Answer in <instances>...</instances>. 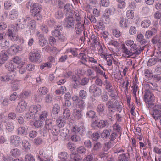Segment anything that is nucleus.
<instances>
[{
	"label": "nucleus",
	"instance_id": "28",
	"mask_svg": "<svg viewBox=\"0 0 161 161\" xmlns=\"http://www.w3.org/2000/svg\"><path fill=\"white\" fill-rule=\"evenodd\" d=\"M153 117L155 119H159L161 117V111L158 109H154L152 114Z\"/></svg>",
	"mask_w": 161,
	"mask_h": 161
},
{
	"label": "nucleus",
	"instance_id": "55",
	"mask_svg": "<svg viewBox=\"0 0 161 161\" xmlns=\"http://www.w3.org/2000/svg\"><path fill=\"white\" fill-rule=\"evenodd\" d=\"M155 56L156 57V59L158 61H161V50L158 48V51L154 53Z\"/></svg>",
	"mask_w": 161,
	"mask_h": 161
},
{
	"label": "nucleus",
	"instance_id": "37",
	"mask_svg": "<svg viewBox=\"0 0 161 161\" xmlns=\"http://www.w3.org/2000/svg\"><path fill=\"white\" fill-rule=\"evenodd\" d=\"M71 115L70 111L68 108H66L64 110L63 116V118L65 119H68Z\"/></svg>",
	"mask_w": 161,
	"mask_h": 161
},
{
	"label": "nucleus",
	"instance_id": "33",
	"mask_svg": "<svg viewBox=\"0 0 161 161\" xmlns=\"http://www.w3.org/2000/svg\"><path fill=\"white\" fill-rule=\"evenodd\" d=\"M48 116V112L46 111H43L39 114V119L43 122L46 119Z\"/></svg>",
	"mask_w": 161,
	"mask_h": 161
},
{
	"label": "nucleus",
	"instance_id": "21",
	"mask_svg": "<svg viewBox=\"0 0 161 161\" xmlns=\"http://www.w3.org/2000/svg\"><path fill=\"white\" fill-rule=\"evenodd\" d=\"M82 110L78 109L76 108L74 109L73 110V114L75 118L77 119H80L82 115L81 113Z\"/></svg>",
	"mask_w": 161,
	"mask_h": 161
},
{
	"label": "nucleus",
	"instance_id": "26",
	"mask_svg": "<svg viewBox=\"0 0 161 161\" xmlns=\"http://www.w3.org/2000/svg\"><path fill=\"white\" fill-rule=\"evenodd\" d=\"M94 124H97V126L99 128L104 127L108 125V122L106 120H101L98 123L95 121L93 122Z\"/></svg>",
	"mask_w": 161,
	"mask_h": 161
},
{
	"label": "nucleus",
	"instance_id": "56",
	"mask_svg": "<svg viewBox=\"0 0 161 161\" xmlns=\"http://www.w3.org/2000/svg\"><path fill=\"white\" fill-rule=\"evenodd\" d=\"M113 128L114 130L117 132H119L121 129L120 126L117 123L113 125Z\"/></svg>",
	"mask_w": 161,
	"mask_h": 161
},
{
	"label": "nucleus",
	"instance_id": "10",
	"mask_svg": "<svg viewBox=\"0 0 161 161\" xmlns=\"http://www.w3.org/2000/svg\"><path fill=\"white\" fill-rule=\"evenodd\" d=\"M130 50L132 51H134L133 53V55H138L140 53L142 49L140 47L137 46L136 44L133 43L130 47Z\"/></svg>",
	"mask_w": 161,
	"mask_h": 161
},
{
	"label": "nucleus",
	"instance_id": "62",
	"mask_svg": "<svg viewBox=\"0 0 161 161\" xmlns=\"http://www.w3.org/2000/svg\"><path fill=\"white\" fill-rule=\"evenodd\" d=\"M94 7V6L89 3V4L86 5L84 7V9L86 11L88 12H90L92 10L93 8Z\"/></svg>",
	"mask_w": 161,
	"mask_h": 161
},
{
	"label": "nucleus",
	"instance_id": "20",
	"mask_svg": "<svg viewBox=\"0 0 161 161\" xmlns=\"http://www.w3.org/2000/svg\"><path fill=\"white\" fill-rule=\"evenodd\" d=\"M52 122L51 119H48L46 120L45 124L44 127V130L43 132L46 133L47 131L51 130L52 128Z\"/></svg>",
	"mask_w": 161,
	"mask_h": 161
},
{
	"label": "nucleus",
	"instance_id": "29",
	"mask_svg": "<svg viewBox=\"0 0 161 161\" xmlns=\"http://www.w3.org/2000/svg\"><path fill=\"white\" fill-rule=\"evenodd\" d=\"M10 153L13 156L17 157L20 156L21 151L19 149L17 148H15L11 150Z\"/></svg>",
	"mask_w": 161,
	"mask_h": 161
},
{
	"label": "nucleus",
	"instance_id": "5",
	"mask_svg": "<svg viewBox=\"0 0 161 161\" xmlns=\"http://www.w3.org/2000/svg\"><path fill=\"white\" fill-rule=\"evenodd\" d=\"M41 55L38 51L29 53V58L30 61L33 62H37L39 61L41 58Z\"/></svg>",
	"mask_w": 161,
	"mask_h": 161
},
{
	"label": "nucleus",
	"instance_id": "7",
	"mask_svg": "<svg viewBox=\"0 0 161 161\" xmlns=\"http://www.w3.org/2000/svg\"><path fill=\"white\" fill-rule=\"evenodd\" d=\"M71 130L72 132L76 133H79L80 135H82L85 132V129L83 125L73 126L71 128Z\"/></svg>",
	"mask_w": 161,
	"mask_h": 161
},
{
	"label": "nucleus",
	"instance_id": "36",
	"mask_svg": "<svg viewBox=\"0 0 161 161\" xmlns=\"http://www.w3.org/2000/svg\"><path fill=\"white\" fill-rule=\"evenodd\" d=\"M6 128L8 132L12 131L14 128V126L13 123L8 122L6 123Z\"/></svg>",
	"mask_w": 161,
	"mask_h": 161
},
{
	"label": "nucleus",
	"instance_id": "34",
	"mask_svg": "<svg viewBox=\"0 0 161 161\" xmlns=\"http://www.w3.org/2000/svg\"><path fill=\"white\" fill-rule=\"evenodd\" d=\"M51 132L53 135L58 136L60 133L59 128L57 125H54L52 128Z\"/></svg>",
	"mask_w": 161,
	"mask_h": 161
},
{
	"label": "nucleus",
	"instance_id": "3",
	"mask_svg": "<svg viewBox=\"0 0 161 161\" xmlns=\"http://www.w3.org/2000/svg\"><path fill=\"white\" fill-rule=\"evenodd\" d=\"M9 141L11 145L16 147L19 146L21 142L20 137L14 135H12L10 137Z\"/></svg>",
	"mask_w": 161,
	"mask_h": 161
},
{
	"label": "nucleus",
	"instance_id": "61",
	"mask_svg": "<svg viewBox=\"0 0 161 161\" xmlns=\"http://www.w3.org/2000/svg\"><path fill=\"white\" fill-rule=\"evenodd\" d=\"M19 94L18 92H15L12 94L9 97V99L11 101H14L17 98Z\"/></svg>",
	"mask_w": 161,
	"mask_h": 161
},
{
	"label": "nucleus",
	"instance_id": "6",
	"mask_svg": "<svg viewBox=\"0 0 161 161\" xmlns=\"http://www.w3.org/2000/svg\"><path fill=\"white\" fill-rule=\"evenodd\" d=\"M27 106V103L24 101H22L18 103L16 108V111L19 113L23 112Z\"/></svg>",
	"mask_w": 161,
	"mask_h": 161
},
{
	"label": "nucleus",
	"instance_id": "22",
	"mask_svg": "<svg viewBox=\"0 0 161 161\" xmlns=\"http://www.w3.org/2000/svg\"><path fill=\"white\" fill-rule=\"evenodd\" d=\"M64 9L65 11L66 16L69 15H73V11L72 10V6L69 4H66L64 7Z\"/></svg>",
	"mask_w": 161,
	"mask_h": 161
},
{
	"label": "nucleus",
	"instance_id": "16",
	"mask_svg": "<svg viewBox=\"0 0 161 161\" xmlns=\"http://www.w3.org/2000/svg\"><path fill=\"white\" fill-rule=\"evenodd\" d=\"M122 51L123 53L125 55V57H130L133 55V53L130 50L128 49L125 45L123 44L122 45Z\"/></svg>",
	"mask_w": 161,
	"mask_h": 161
},
{
	"label": "nucleus",
	"instance_id": "59",
	"mask_svg": "<svg viewBox=\"0 0 161 161\" xmlns=\"http://www.w3.org/2000/svg\"><path fill=\"white\" fill-rule=\"evenodd\" d=\"M74 14L76 21H77V23L83 22V21L81 20V16L79 14L77 11L75 12Z\"/></svg>",
	"mask_w": 161,
	"mask_h": 161
},
{
	"label": "nucleus",
	"instance_id": "41",
	"mask_svg": "<svg viewBox=\"0 0 161 161\" xmlns=\"http://www.w3.org/2000/svg\"><path fill=\"white\" fill-rule=\"evenodd\" d=\"M151 22V21L149 19L145 20L142 22L141 26L145 28H147L150 25Z\"/></svg>",
	"mask_w": 161,
	"mask_h": 161
},
{
	"label": "nucleus",
	"instance_id": "52",
	"mask_svg": "<svg viewBox=\"0 0 161 161\" xmlns=\"http://www.w3.org/2000/svg\"><path fill=\"white\" fill-rule=\"evenodd\" d=\"M12 3L10 0H6L4 4V8L5 10H8L11 7Z\"/></svg>",
	"mask_w": 161,
	"mask_h": 161
},
{
	"label": "nucleus",
	"instance_id": "32",
	"mask_svg": "<svg viewBox=\"0 0 161 161\" xmlns=\"http://www.w3.org/2000/svg\"><path fill=\"white\" fill-rule=\"evenodd\" d=\"M77 108L83 109L85 106V104L84 100L79 99V100L75 103Z\"/></svg>",
	"mask_w": 161,
	"mask_h": 161
},
{
	"label": "nucleus",
	"instance_id": "58",
	"mask_svg": "<svg viewBox=\"0 0 161 161\" xmlns=\"http://www.w3.org/2000/svg\"><path fill=\"white\" fill-rule=\"evenodd\" d=\"M126 16L129 19H132L134 17V13L133 11L130 10H128L127 11Z\"/></svg>",
	"mask_w": 161,
	"mask_h": 161
},
{
	"label": "nucleus",
	"instance_id": "38",
	"mask_svg": "<svg viewBox=\"0 0 161 161\" xmlns=\"http://www.w3.org/2000/svg\"><path fill=\"white\" fill-rule=\"evenodd\" d=\"M58 157L60 159L66 161L68 158L67 153L65 152H61L58 154Z\"/></svg>",
	"mask_w": 161,
	"mask_h": 161
},
{
	"label": "nucleus",
	"instance_id": "43",
	"mask_svg": "<svg viewBox=\"0 0 161 161\" xmlns=\"http://www.w3.org/2000/svg\"><path fill=\"white\" fill-rule=\"evenodd\" d=\"M27 24L26 26L29 29L33 30L35 28L36 24L35 21L34 20H31L30 22L27 21Z\"/></svg>",
	"mask_w": 161,
	"mask_h": 161
},
{
	"label": "nucleus",
	"instance_id": "42",
	"mask_svg": "<svg viewBox=\"0 0 161 161\" xmlns=\"http://www.w3.org/2000/svg\"><path fill=\"white\" fill-rule=\"evenodd\" d=\"M87 57L88 58V61L89 63H91L92 64H93V65H95V64H96L97 63V58L95 57L94 58V57H92L90 55H87Z\"/></svg>",
	"mask_w": 161,
	"mask_h": 161
},
{
	"label": "nucleus",
	"instance_id": "19",
	"mask_svg": "<svg viewBox=\"0 0 161 161\" xmlns=\"http://www.w3.org/2000/svg\"><path fill=\"white\" fill-rule=\"evenodd\" d=\"M41 107L40 105H33L29 108V111L32 113L34 114L41 110Z\"/></svg>",
	"mask_w": 161,
	"mask_h": 161
},
{
	"label": "nucleus",
	"instance_id": "13",
	"mask_svg": "<svg viewBox=\"0 0 161 161\" xmlns=\"http://www.w3.org/2000/svg\"><path fill=\"white\" fill-rule=\"evenodd\" d=\"M22 47L14 44L11 45L10 48H8V50L10 52H11V53L14 54L17 53L19 51L22 50Z\"/></svg>",
	"mask_w": 161,
	"mask_h": 161
},
{
	"label": "nucleus",
	"instance_id": "8",
	"mask_svg": "<svg viewBox=\"0 0 161 161\" xmlns=\"http://www.w3.org/2000/svg\"><path fill=\"white\" fill-rule=\"evenodd\" d=\"M84 28L83 22L77 23L75 25V32L76 34L80 36Z\"/></svg>",
	"mask_w": 161,
	"mask_h": 161
},
{
	"label": "nucleus",
	"instance_id": "63",
	"mask_svg": "<svg viewBox=\"0 0 161 161\" xmlns=\"http://www.w3.org/2000/svg\"><path fill=\"white\" fill-rule=\"evenodd\" d=\"M112 33L113 35L116 37H119L121 35V33L117 29H113Z\"/></svg>",
	"mask_w": 161,
	"mask_h": 161
},
{
	"label": "nucleus",
	"instance_id": "50",
	"mask_svg": "<svg viewBox=\"0 0 161 161\" xmlns=\"http://www.w3.org/2000/svg\"><path fill=\"white\" fill-rule=\"evenodd\" d=\"M0 44L1 47L3 49H6L8 48L9 46L8 41L7 40L2 41Z\"/></svg>",
	"mask_w": 161,
	"mask_h": 161
},
{
	"label": "nucleus",
	"instance_id": "60",
	"mask_svg": "<svg viewBox=\"0 0 161 161\" xmlns=\"http://www.w3.org/2000/svg\"><path fill=\"white\" fill-rule=\"evenodd\" d=\"M110 13V11L108 9H107L105 10V11L103 14V16L104 17L107 19L108 20V22L110 20L109 19V14Z\"/></svg>",
	"mask_w": 161,
	"mask_h": 161
},
{
	"label": "nucleus",
	"instance_id": "30",
	"mask_svg": "<svg viewBox=\"0 0 161 161\" xmlns=\"http://www.w3.org/2000/svg\"><path fill=\"white\" fill-rule=\"evenodd\" d=\"M8 35L9 39L12 41H17L18 39V36L14 35L11 30H8Z\"/></svg>",
	"mask_w": 161,
	"mask_h": 161
},
{
	"label": "nucleus",
	"instance_id": "49",
	"mask_svg": "<svg viewBox=\"0 0 161 161\" xmlns=\"http://www.w3.org/2000/svg\"><path fill=\"white\" fill-rule=\"evenodd\" d=\"M110 132L107 129L104 130L101 134V136L102 137L106 139L109 136Z\"/></svg>",
	"mask_w": 161,
	"mask_h": 161
},
{
	"label": "nucleus",
	"instance_id": "17",
	"mask_svg": "<svg viewBox=\"0 0 161 161\" xmlns=\"http://www.w3.org/2000/svg\"><path fill=\"white\" fill-rule=\"evenodd\" d=\"M19 15L18 11L16 9H13L9 13V18L11 20L16 19Z\"/></svg>",
	"mask_w": 161,
	"mask_h": 161
},
{
	"label": "nucleus",
	"instance_id": "11",
	"mask_svg": "<svg viewBox=\"0 0 161 161\" xmlns=\"http://www.w3.org/2000/svg\"><path fill=\"white\" fill-rule=\"evenodd\" d=\"M144 98L146 102H149L154 99V96L151 91H144Z\"/></svg>",
	"mask_w": 161,
	"mask_h": 161
},
{
	"label": "nucleus",
	"instance_id": "48",
	"mask_svg": "<svg viewBox=\"0 0 161 161\" xmlns=\"http://www.w3.org/2000/svg\"><path fill=\"white\" fill-rule=\"evenodd\" d=\"M60 108L59 106L57 104H54L52 109L53 113L54 114H57L60 111Z\"/></svg>",
	"mask_w": 161,
	"mask_h": 161
},
{
	"label": "nucleus",
	"instance_id": "14",
	"mask_svg": "<svg viewBox=\"0 0 161 161\" xmlns=\"http://www.w3.org/2000/svg\"><path fill=\"white\" fill-rule=\"evenodd\" d=\"M39 154L40 156H38V159L41 161H53V160L51 159L49 156L47 155L43 154V152L42 150H40L39 152Z\"/></svg>",
	"mask_w": 161,
	"mask_h": 161
},
{
	"label": "nucleus",
	"instance_id": "1",
	"mask_svg": "<svg viewBox=\"0 0 161 161\" xmlns=\"http://www.w3.org/2000/svg\"><path fill=\"white\" fill-rule=\"evenodd\" d=\"M31 14L35 19L39 20L42 19V16L40 13L41 9V5L38 3H34L31 7Z\"/></svg>",
	"mask_w": 161,
	"mask_h": 161
},
{
	"label": "nucleus",
	"instance_id": "39",
	"mask_svg": "<svg viewBox=\"0 0 161 161\" xmlns=\"http://www.w3.org/2000/svg\"><path fill=\"white\" fill-rule=\"evenodd\" d=\"M64 13L62 10H59L56 11L55 14V16L57 19H61L63 18Z\"/></svg>",
	"mask_w": 161,
	"mask_h": 161
},
{
	"label": "nucleus",
	"instance_id": "4",
	"mask_svg": "<svg viewBox=\"0 0 161 161\" xmlns=\"http://www.w3.org/2000/svg\"><path fill=\"white\" fill-rule=\"evenodd\" d=\"M30 20L29 17L26 18H22L18 20L17 23V26L19 29H22L24 28L26 26L27 21Z\"/></svg>",
	"mask_w": 161,
	"mask_h": 161
},
{
	"label": "nucleus",
	"instance_id": "9",
	"mask_svg": "<svg viewBox=\"0 0 161 161\" xmlns=\"http://www.w3.org/2000/svg\"><path fill=\"white\" fill-rule=\"evenodd\" d=\"M8 58V54L5 50L2 51L0 52V64H4Z\"/></svg>",
	"mask_w": 161,
	"mask_h": 161
},
{
	"label": "nucleus",
	"instance_id": "57",
	"mask_svg": "<svg viewBox=\"0 0 161 161\" xmlns=\"http://www.w3.org/2000/svg\"><path fill=\"white\" fill-rule=\"evenodd\" d=\"M87 76L88 77H91L92 79H95L96 77L93 76L94 75V72L93 70H91L90 69H88L86 71Z\"/></svg>",
	"mask_w": 161,
	"mask_h": 161
},
{
	"label": "nucleus",
	"instance_id": "35",
	"mask_svg": "<svg viewBox=\"0 0 161 161\" xmlns=\"http://www.w3.org/2000/svg\"><path fill=\"white\" fill-rule=\"evenodd\" d=\"M128 20L125 18L122 17L120 18L119 24L120 26L122 27H127V22Z\"/></svg>",
	"mask_w": 161,
	"mask_h": 161
},
{
	"label": "nucleus",
	"instance_id": "12",
	"mask_svg": "<svg viewBox=\"0 0 161 161\" xmlns=\"http://www.w3.org/2000/svg\"><path fill=\"white\" fill-rule=\"evenodd\" d=\"M55 29L52 31V35L53 36L57 37L61 33L60 31L63 28L61 25H58L55 27Z\"/></svg>",
	"mask_w": 161,
	"mask_h": 161
},
{
	"label": "nucleus",
	"instance_id": "53",
	"mask_svg": "<svg viewBox=\"0 0 161 161\" xmlns=\"http://www.w3.org/2000/svg\"><path fill=\"white\" fill-rule=\"evenodd\" d=\"M70 157L72 161H81V158L78 155L72 154Z\"/></svg>",
	"mask_w": 161,
	"mask_h": 161
},
{
	"label": "nucleus",
	"instance_id": "23",
	"mask_svg": "<svg viewBox=\"0 0 161 161\" xmlns=\"http://www.w3.org/2000/svg\"><path fill=\"white\" fill-rule=\"evenodd\" d=\"M115 109H108V112L107 114V117L108 119L111 121L114 120V113L115 112Z\"/></svg>",
	"mask_w": 161,
	"mask_h": 161
},
{
	"label": "nucleus",
	"instance_id": "51",
	"mask_svg": "<svg viewBox=\"0 0 161 161\" xmlns=\"http://www.w3.org/2000/svg\"><path fill=\"white\" fill-rule=\"evenodd\" d=\"M158 61L156 58L153 57L150 58L148 61L147 65L148 66H151L154 65Z\"/></svg>",
	"mask_w": 161,
	"mask_h": 161
},
{
	"label": "nucleus",
	"instance_id": "24",
	"mask_svg": "<svg viewBox=\"0 0 161 161\" xmlns=\"http://www.w3.org/2000/svg\"><path fill=\"white\" fill-rule=\"evenodd\" d=\"M137 41L141 44H145L147 43V41L144 38L143 35L141 33L137 35L136 38Z\"/></svg>",
	"mask_w": 161,
	"mask_h": 161
},
{
	"label": "nucleus",
	"instance_id": "40",
	"mask_svg": "<svg viewBox=\"0 0 161 161\" xmlns=\"http://www.w3.org/2000/svg\"><path fill=\"white\" fill-rule=\"evenodd\" d=\"M22 146L25 150L30 149L31 145L28 141L26 140H23L22 141Z\"/></svg>",
	"mask_w": 161,
	"mask_h": 161
},
{
	"label": "nucleus",
	"instance_id": "46",
	"mask_svg": "<svg viewBox=\"0 0 161 161\" xmlns=\"http://www.w3.org/2000/svg\"><path fill=\"white\" fill-rule=\"evenodd\" d=\"M26 128L25 127L21 126L17 129V134L19 135H23L25 134Z\"/></svg>",
	"mask_w": 161,
	"mask_h": 161
},
{
	"label": "nucleus",
	"instance_id": "2",
	"mask_svg": "<svg viewBox=\"0 0 161 161\" xmlns=\"http://www.w3.org/2000/svg\"><path fill=\"white\" fill-rule=\"evenodd\" d=\"M73 16L71 14L66 16L64 19L65 25L68 29H73L74 27L75 19Z\"/></svg>",
	"mask_w": 161,
	"mask_h": 161
},
{
	"label": "nucleus",
	"instance_id": "64",
	"mask_svg": "<svg viewBox=\"0 0 161 161\" xmlns=\"http://www.w3.org/2000/svg\"><path fill=\"white\" fill-rule=\"evenodd\" d=\"M25 158V161H35L34 157L31 154L26 155Z\"/></svg>",
	"mask_w": 161,
	"mask_h": 161
},
{
	"label": "nucleus",
	"instance_id": "54",
	"mask_svg": "<svg viewBox=\"0 0 161 161\" xmlns=\"http://www.w3.org/2000/svg\"><path fill=\"white\" fill-rule=\"evenodd\" d=\"M77 153L80 154H85L86 152V149L83 146H80L77 149Z\"/></svg>",
	"mask_w": 161,
	"mask_h": 161
},
{
	"label": "nucleus",
	"instance_id": "31",
	"mask_svg": "<svg viewBox=\"0 0 161 161\" xmlns=\"http://www.w3.org/2000/svg\"><path fill=\"white\" fill-rule=\"evenodd\" d=\"M56 125L58 127H62L64 126L65 122L63 118L59 117L58 118L56 121Z\"/></svg>",
	"mask_w": 161,
	"mask_h": 161
},
{
	"label": "nucleus",
	"instance_id": "47",
	"mask_svg": "<svg viewBox=\"0 0 161 161\" xmlns=\"http://www.w3.org/2000/svg\"><path fill=\"white\" fill-rule=\"evenodd\" d=\"M69 131L66 128H64L60 130V135L63 137H65L67 134L69 133Z\"/></svg>",
	"mask_w": 161,
	"mask_h": 161
},
{
	"label": "nucleus",
	"instance_id": "45",
	"mask_svg": "<svg viewBox=\"0 0 161 161\" xmlns=\"http://www.w3.org/2000/svg\"><path fill=\"white\" fill-rule=\"evenodd\" d=\"M108 56V55H104L103 58L107 61V64L108 66H110L112 64V61L113 59V58Z\"/></svg>",
	"mask_w": 161,
	"mask_h": 161
},
{
	"label": "nucleus",
	"instance_id": "27",
	"mask_svg": "<svg viewBox=\"0 0 161 161\" xmlns=\"http://www.w3.org/2000/svg\"><path fill=\"white\" fill-rule=\"evenodd\" d=\"M43 35L40 34L39 36V44L40 46L43 47L45 46L47 42V40L44 38Z\"/></svg>",
	"mask_w": 161,
	"mask_h": 161
},
{
	"label": "nucleus",
	"instance_id": "25",
	"mask_svg": "<svg viewBox=\"0 0 161 161\" xmlns=\"http://www.w3.org/2000/svg\"><path fill=\"white\" fill-rule=\"evenodd\" d=\"M5 67L9 71L14 72L16 69V67L12 63H7L5 64Z\"/></svg>",
	"mask_w": 161,
	"mask_h": 161
},
{
	"label": "nucleus",
	"instance_id": "18",
	"mask_svg": "<svg viewBox=\"0 0 161 161\" xmlns=\"http://www.w3.org/2000/svg\"><path fill=\"white\" fill-rule=\"evenodd\" d=\"M161 35L158 37L156 36L154 37L152 39V42L153 44H157V46L158 48L161 50Z\"/></svg>",
	"mask_w": 161,
	"mask_h": 161
},
{
	"label": "nucleus",
	"instance_id": "15",
	"mask_svg": "<svg viewBox=\"0 0 161 161\" xmlns=\"http://www.w3.org/2000/svg\"><path fill=\"white\" fill-rule=\"evenodd\" d=\"M13 61L14 62L17 64L18 68H22L25 64V62L21 61V58L18 56H16L13 58Z\"/></svg>",
	"mask_w": 161,
	"mask_h": 161
},
{
	"label": "nucleus",
	"instance_id": "44",
	"mask_svg": "<svg viewBox=\"0 0 161 161\" xmlns=\"http://www.w3.org/2000/svg\"><path fill=\"white\" fill-rule=\"evenodd\" d=\"M43 125V122L39 119L36 121L32 124V125L36 128H39L42 127Z\"/></svg>",
	"mask_w": 161,
	"mask_h": 161
}]
</instances>
